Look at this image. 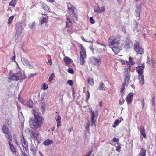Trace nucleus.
I'll use <instances>...</instances> for the list:
<instances>
[{
    "label": "nucleus",
    "mask_w": 156,
    "mask_h": 156,
    "mask_svg": "<svg viewBox=\"0 0 156 156\" xmlns=\"http://www.w3.org/2000/svg\"><path fill=\"white\" fill-rule=\"evenodd\" d=\"M32 113L35 117V119L30 118L29 119V122L30 127L32 129L36 130L41 127L43 122V118L40 116V114L33 110Z\"/></svg>",
    "instance_id": "obj_1"
},
{
    "label": "nucleus",
    "mask_w": 156,
    "mask_h": 156,
    "mask_svg": "<svg viewBox=\"0 0 156 156\" xmlns=\"http://www.w3.org/2000/svg\"><path fill=\"white\" fill-rule=\"evenodd\" d=\"M109 47L115 54L118 53L122 49V43L119 40H116L113 36L111 37L108 40Z\"/></svg>",
    "instance_id": "obj_2"
},
{
    "label": "nucleus",
    "mask_w": 156,
    "mask_h": 156,
    "mask_svg": "<svg viewBox=\"0 0 156 156\" xmlns=\"http://www.w3.org/2000/svg\"><path fill=\"white\" fill-rule=\"evenodd\" d=\"M145 68L144 63L142 64L141 66H139L136 68V70L138 73V79L139 80L140 83L143 85L144 83V76L143 75V70Z\"/></svg>",
    "instance_id": "obj_3"
},
{
    "label": "nucleus",
    "mask_w": 156,
    "mask_h": 156,
    "mask_svg": "<svg viewBox=\"0 0 156 156\" xmlns=\"http://www.w3.org/2000/svg\"><path fill=\"white\" fill-rule=\"evenodd\" d=\"M23 29V25L20 23H17L15 25V30H16V34H15V37L16 39H21L23 37L22 31Z\"/></svg>",
    "instance_id": "obj_4"
},
{
    "label": "nucleus",
    "mask_w": 156,
    "mask_h": 156,
    "mask_svg": "<svg viewBox=\"0 0 156 156\" xmlns=\"http://www.w3.org/2000/svg\"><path fill=\"white\" fill-rule=\"evenodd\" d=\"M129 73V71H128V70H125L124 72V80L125 81L122 84V86L121 90V94L122 96L124 94L123 91L125 86H127L129 83V80L130 77Z\"/></svg>",
    "instance_id": "obj_5"
},
{
    "label": "nucleus",
    "mask_w": 156,
    "mask_h": 156,
    "mask_svg": "<svg viewBox=\"0 0 156 156\" xmlns=\"http://www.w3.org/2000/svg\"><path fill=\"white\" fill-rule=\"evenodd\" d=\"M81 51H80V64L84 65L85 60V58L86 57V51L85 48L82 44L80 45Z\"/></svg>",
    "instance_id": "obj_6"
},
{
    "label": "nucleus",
    "mask_w": 156,
    "mask_h": 156,
    "mask_svg": "<svg viewBox=\"0 0 156 156\" xmlns=\"http://www.w3.org/2000/svg\"><path fill=\"white\" fill-rule=\"evenodd\" d=\"M67 5L68 9V12L69 15L72 16L76 18V9L72 6L71 5L69 2L67 3Z\"/></svg>",
    "instance_id": "obj_7"
},
{
    "label": "nucleus",
    "mask_w": 156,
    "mask_h": 156,
    "mask_svg": "<svg viewBox=\"0 0 156 156\" xmlns=\"http://www.w3.org/2000/svg\"><path fill=\"white\" fill-rule=\"evenodd\" d=\"M91 126H93L95 124V123L96 120V119L98 116V112L96 111L95 112L92 111H91Z\"/></svg>",
    "instance_id": "obj_8"
},
{
    "label": "nucleus",
    "mask_w": 156,
    "mask_h": 156,
    "mask_svg": "<svg viewBox=\"0 0 156 156\" xmlns=\"http://www.w3.org/2000/svg\"><path fill=\"white\" fill-rule=\"evenodd\" d=\"M21 60L23 64L28 66L29 68H33V64L32 62L29 61L27 59L23 57L21 58Z\"/></svg>",
    "instance_id": "obj_9"
},
{
    "label": "nucleus",
    "mask_w": 156,
    "mask_h": 156,
    "mask_svg": "<svg viewBox=\"0 0 156 156\" xmlns=\"http://www.w3.org/2000/svg\"><path fill=\"white\" fill-rule=\"evenodd\" d=\"M20 75L18 73H15L12 76H9L8 78L9 80L11 81L18 80L20 78Z\"/></svg>",
    "instance_id": "obj_10"
},
{
    "label": "nucleus",
    "mask_w": 156,
    "mask_h": 156,
    "mask_svg": "<svg viewBox=\"0 0 156 156\" xmlns=\"http://www.w3.org/2000/svg\"><path fill=\"white\" fill-rule=\"evenodd\" d=\"M2 130L5 134H7V136H6V137L10 140V141H11L12 140V138L9 135V129L5 125H4L3 126Z\"/></svg>",
    "instance_id": "obj_11"
},
{
    "label": "nucleus",
    "mask_w": 156,
    "mask_h": 156,
    "mask_svg": "<svg viewBox=\"0 0 156 156\" xmlns=\"http://www.w3.org/2000/svg\"><path fill=\"white\" fill-rule=\"evenodd\" d=\"M90 61L93 64L96 65H98L101 63V60L100 59L94 57L90 58Z\"/></svg>",
    "instance_id": "obj_12"
},
{
    "label": "nucleus",
    "mask_w": 156,
    "mask_h": 156,
    "mask_svg": "<svg viewBox=\"0 0 156 156\" xmlns=\"http://www.w3.org/2000/svg\"><path fill=\"white\" fill-rule=\"evenodd\" d=\"M21 144L23 148H25V150L27 151L28 149V144L25 141L24 137L23 136L21 138Z\"/></svg>",
    "instance_id": "obj_13"
},
{
    "label": "nucleus",
    "mask_w": 156,
    "mask_h": 156,
    "mask_svg": "<svg viewBox=\"0 0 156 156\" xmlns=\"http://www.w3.org/2000/svg\"><path fill=\"white\" fill-rule=\"evenodd\" d=\"M105 9L104 7H101L99 6H96L94 7L95 12L98 13H101L105 11Z\"/></svg>",
    "instance_id": "obj_14"
},
{
    "label": "nucleus",
    "mask_w": 156,
    "mask_h": 156,
    "mask_svg": "<svg viewBox=\"0 0 156 156\" xmlns=\"http://www.w3.org/2000/svg\"><path fill=\"white\" fill-rule=\"evenodd\" d=\"M8 144L9 147V149L12 153L15 154L16 153V150L13 144L10 141L8 142Z\"/></svg>",
    "instance_id": "obj_15"
},
{
    "label": "nucleus",
    "mask_w": 156,
    "mask_h": 156,
    "mask_svg": "<svg viewBox=\"0 0 156 156\" xmlns=\"http://www.w3.org/2000/svg\"><path fill=\"white\" fill-rule=\"evenodd\" d=\"M133 94L130 93L127 95L126 97V101L128 104H130L132 100Z\"/></svg>",
    "instance_id": "obj_16"
},
{
    "label": "nucleus",
    "mask_w": 156,
    "mask_h": 156,
    "mask_svg": "<svg viewBox=\"0 0 156 156\" xmlns=\"http://www.w3.org/2000/svg\"><path fill=\"white\" fill-rule=\"evenodd\" d=\"M139 131L141 134L143 136V137L144 138L146 137V134L145 133V129L144 127L143 126H140Z\"/></svg>",
    "instance_id": "obj_17"
},
{
    "label": "nucleus",
    "mask_w": 156,
    "mask_h": 156,
    "mask_svg": "<svg viewBox=\"0 0 156 156\" xmlns=\"http://www.w3.org/2000/svg\"><path fill=\"white\" fill-rule=\"evenodd\" d=\"M64 61L66 65L69 64L72 61L71 59L69 57H65L64 58Z\"/></svg>",
    "instance_id": "obj_18"
},
{
    "label": "nucleus",
    "mask_w": 156,
    "mask_h": 156,
    "mask_svg": "<svg viewBox=\"0 0 156 156\" xmlns=\"http://www.w3.org/2000/svg\"><path fill=\"white\" fill-rule=\"evenodd\" d=\"M53 141L50 139H48L43 142V144L45 146H48L52 144Z\"/></svg>",
    "instance_id": "obj_19"
},
{
    "label": "nucleus",
    "mask_w": 156,
    "mask_h": 156,
    "mask_svg": "<svg viewBox=\"0 0 156 156\" xmlns=\"http://www.w3.org/2000/svg\"><path fill=\"white\" fill-rule=\"evenodd\" d=\"M146 151L143 148L141 149V151L139 154V156H146Z\"/></svg>",
    "instance_id": "obj_20"
},
{
    "label": "nucleus",
    "mask_w": 156,
    "mask_h": 156,
    "mask_svg": "<svg viewBox=\"0 0 156 156\" xmlns=\"http://www.w3.org/2000/svg\"><path fill=\"white\" fill-rule=\"evenodd\" d=\"M116 150L117 151L119 152L121 151V144L119 142H118L115 145Z\"/></svg>",
    "instance_id": "obj_21"
},
{
    "label": "nucleus",
    "mask_w": 156,
    "mask_h": 156,
    "mask_svg": "<svg viewBox=\"0 0 156 156\" xmlns=\"http://www.w3.org/2000/svg\"><path fill=\"white\" fill-rule=\"evenodd\" d=\"M48 21L47 19L45 17H41L40 18V22L41 24H43L44 23H46Z\"/></svg>",
    "instance_id": "obj_22"
},
{
    "label": "nucleus",
    "mask_w": 156,
    "mask_h": 156,
    "mask_svg": "<svg viewBox=\"0 0 156 156\" xmlns=\"http://www.w3.org/2000/svg\"><path fill=\"white\" fill-rule=\"evenodd\" d=\"M30 150L33 155L35 156L36 154V151L35 147L33 146H31Z\"/></svg>",
    "instance_id": "obj_23"
},
{
    "label": "nucleus",
    "mask_w": 156,
    "mask_h": 156,
    "mask_svg": "<svg viewBox=\"0 0 156 156\" xmlns=\"http://www.w3.org/2000/svg\"><path fill=\"white\" fill-rule=\"evenodd\" d=\"M137 53L142 54L144 53L143 49L141 47L139 48L135 51Z\"/></svg>",
    "instance_id": "obj_24"
},
{
    "label": "nucleus",
    "mask_w": 156,
    "mask_h": 156,
    "mask_svg": "<svg viewBox=\"0 0 156 156\" xmlns=\"http://www.w3.org/2000/svg\"><path fill=\"white\" fill-rule=\"evenodd\" d=\"M16 3V0H12L9 4V5L14 7Z\"/></svg>",
    "instance_id": "obj_25"
},
{
    "label": "nucleus",
    "mask_w": 156,
    "mask_h": 156,
    "mask_svg": "<svg viewBox=\"0 0 156 156\" xmlns=\"http://www.w3.org/2000/svg\"><path fill=\"white\" fill-rule=\"evenodd\" d=\"M87 81L90 85L91 86H93L94 85V80L92 78L90 77L88 78Z\"/></svg>",
    "instance_id": "obj_26"
},
{
    "label": "nucleus",
    "mask_w": 156,
    "mask_h": 156,
    "mask_svg": "<svg viewBox=\"0 0 156 156\" xmlns=\"http://www.w3.org/2000/svg\"><path fill=\"white\" fill-rule=\"evenodd\" d=\"M133 47L135 51L136 50V49H137L140 47L139 43L137 41H135L134 42Z\"/></svg>",
    "instance_id": "obj_27"
},
{
    "label": "nucleus",
    "mask_w": 156,
    "mask_h": 156,
    "mask_svg": "<svg viewBox=\"0 0 156 156\" xmlns=\"http://www.w3.org/2000/svg\"><path fill=\"white\" fill-rule=\"evenodd\" d=\"M147 58L148 60L147 62L151 66L153 67L154 66V64L153 61L151 59L149 58L148 57H147Z\"/></svg>",
    "instance_id": "obj_28"
},
{
    "label": "nucleus",
    "mask_w": 156,
    "mask_h": 156,
    "mask_svg": "<svg viewBox=\"0 0 156 156\" xmlns=\"http://www.w3.org/2000/svg\"><path fill=\"white\" fill-rule=\"evenodd\" d=\"M33 104V102L30 100H29L27 103V106L30 108H31L32 107Z\"/></svg>",
    "instance_id": "obj_29"
},
{
    "label": "nucleus",
    "mask_w": 156,
    "mask_h": 156,
    "mask_svg": "<svg viewBox=\"0 0 156 156\" xmlns=\"http://www.w3.org/2000/svg\"><path fill=\"white\" fill-rule=\"evenodd\" d=\"M14 18V16H10L9 18L8 22V25H10L11 24V23L13 21Z\"/></svg>",
    "instance_id": "obj_30"
},
{
    "label": "nucleus",
    "mask_w": 156,
    "mask_h": 156,
    "mask_svg": "<svg viewBox=\"0 0 156 156\" xmlns=\"http://www.w3.org/2000/svg\"><path fill=\"white\" fill-rule=\"evenodd\" d=\"M40 107L42 109V113L44 114L45 110V105L43 103H42L40 105Z\"/></svg>",
    "instance_id": "obj_31"
},
{
    "label": "nucleus",
    "mask_w": 156,
    "mask_h": 156,
    "mask_svg": "<svg viewBox=\"0 0 156 156\" xmlns=\"http://www.w3.org/2000/svg\"><path fill=\"white\" fill-rule=\"evenodd\" d=\"M98 89L99 90H100L104 89L105 90V89H104V85L102 82L100 83Z\"/></svg>",
    "instance_id": "obj_32"
},
{
    "label": "nucleus",
    "mask_w": 156,
    "mask_h": 156,
    "mask_svg": "<svg viewBox=\"0 0 156 156\" xmlns=\"http://www.w3.org/2000/svg\"><path fill=\"white\" fill-rule=\"evenodd\" d=\"M32 136L33 137H37L39 134V133L38 131L32 132Z\"/></svg>",
    "instance_id": "obj_33"
},
{
    "label": "nucleus",
    "mask_w": 156,
    "mask_h": 156,
    "mask_svg": "<svg viewBox=\"0 0 156 156\" xmlns=\"http://www.w3.org/2000/svg\"><path fill=\"white\" fill-rule=\"evenodd\" d=\"M29 28L31 29H33L35 26V22L34 21L29 24Z\"/></svg>",
    "instance_id": "obj_34"
},
{
    "label": "nucleus",
    "mask_w": 156,
    "mask_h": 156,
    "mask_svg": "<svg viewBox=\"0 0 156 156\" xmlns=\"http://www.w3.org/2000/svg\"><path fill=\"white\" fill-rule=\"evenodd\" d=\"M119 123L120 122L118 120H116L114 122V124L113 125V127L115 128L119 124Z\"/></svg>",
    "instance_id": "obj_35"
},
{
    "label": "nucleus",
    "mask_w": 156,
    "mask_h": 156,
    "mask_svg": "<svg viewBox=\"0 0 156 156\" xmlns=\"http://www.w3.org/2000/svg\"><path fill=\"white\" fill-rule=\"evenodd\" d=\"M48 88V85L45 83L43 84L41 86V89L43 90H46Z\"/></svg>",
    "instance_id": "obj_36"
},
{
    "label": "nucleus",
    "mask_w": 156,
    "mask_h": 156,
    "mask_svg": "<svg viewBox=\"0 0 156 156\" xmlns=\"http://www.w3.org/2000/svg\"><path fill=\"white\" fill-rule=\"evenodd\" d=\"M140 15V12L137 11V10L135 11V15L136 17H138V20H139V16Z\"/></svg>",
    "instance_id": "obj_37"
},
{
    "label": "nucleus",
    "mask_w": 156,
    "mask_h": 156,
    "mask_svg": "<svg viewBox=\"0 0 156 156\" xmlns=\"http://www.w3.org/2000/svg\"><path fill=\"white\" fill-rule=\"evenodd\" d=\"M136 9L137 11H140L141 10V5L140 4H137L136 5Z\"/></svg>",
    "instance_id": "obj_38"
},
{
    "label": "nucleus",
    "mask_w": 156,
    "mask_h": 156,
    "mask_svg": "<svg viewBox=\"0 0 156 156\" xmlns=\"http://www.w3.org/2000/svg\"><path fill=\"white\" fill-rule=\"evenodd\" d=\"M126 26H123L122 28V31L124 34H126Z\"/></svg>",
    "instance_id": "obj_39"
},
{
    "label": "nucleus",
    "mask_w": 156,
    "mask_h": 156,
    "mask_svg": "<svg viewBox=\"0 0 156 156\" xmlns=\"http://www.w3.org/2000/svg\"><path fill=\"white\" fill-rule=\"evenodd\" d=\"M129 60L131 65H133L134 64L135 62L133 61L132 58L131 57H129Z\"/></svg>",
    "instance_id": "obj_40"
},
{
    "label": "nucleus",
    "mask_w": 156,
    "mask_h": 156,
    "mask_svg": "<svg viewBox=\"0 0 156 156\" xmlns=\"http://www.w3.org/2000/svg\"><path fill=\"white\" fill-rule=\"evenodd\" d=\"M140 102L141 104L142 105V108L143 109L145 105V102L144 99H143L142 100H141L140 101Z\"/></svg>",
    "instance_id": "obj_41"
},
{
    "label": "nucleus",
    "mask_w": 156,
    "mask_h": 156,
    "mask_svg": "<svg viewBox=\"0 0 156 156\" xmlns=\"http://www.w3.org/2000/svg\"><path fill=\"white\" fill-rule=\"evenodd\" d=\"M54 73H53L51 74V75L49 77V81H51L53 80V77H54Z\"/></svg>",
    "instance_id": "obj_42"
},
{
    "label": "nucleus",
    "mask_w": 156,
    "mask_h": 156,
    "mask_svg": "<svg viewBox=\"0 0 156 156\" xmlns=\"http://www.w3.org/2000/svg\"><path fill=\"white\" fill-rule=\"evenodd\" d=\"M67 84L70 86H72L73 84V82L71 80H69L67 81Z\"/></svg>",
    "instance_id": "obj_43"
},
{
    "label": "nucleus",
    "mask_w": 156,
    "mask_h": 156,
    "mask_svg": "<svg viewBox=\"0 0 156 156\" xmlns=\"http://www.w3.org/2000/svg\"><path fill=\"white\" fill-rule=\"evenodd\" d=\"M68 72L72 74H73L74 73V71L72 69L69 68L68 69Z\"/></svg>",
    "instance_id": "obj_44"
},
{
    "label": "nucleus",
    "mask_w": 156,
    "mask_h": 156,
    "mask_svg": "<svg viewBox=\"0 0 156 156\" xmlns=\"http://www.w3.org/2000/svg\"><path fill=\"white\" fill-rule=\"evenodd\" d=\"M21 115L20 116H19V119H20V120L21 121H24V118L23 117V115H22V113L21 112Z\"/></svg>",
    "instance_id": "obj_45"
},
{
    "label": "nucleus",
    "mask_w": 156,
    "mask_h": 156,
    "mask_svg": "<svg viewBox=\"0 0 156 156\" xmlns=\"http://www.w3.org/2000/svg\"><path fill=\"white\" fill-rule=\"evenodd\" d=\"M90 22L92 24L94 23L95 21L92 17H90Z\"/></svg>",
    "instance_id": "obj_46"
},
{
    "label": "nucleus",
    "mask_w": 156,
    "mask_h": 156,
    "mask_svg": "<svg viewBox=\"0 0 156 156\" xmlns=\"http://www.w3.org/2000/svg\"><path fill=\"white\" fill-rule=\"evenodd\" d=\"M43 9L45 10H47L48 9V7L45 4H43Z\"/></svg>",
    "instance_id": "obj_47"
},
{
    "label": "nucleus",
    "mask_w": 156,
    "mask_h": 156,
    "mask_svg": "<svg viewBox=\"0 0 156 156\" xmlns=\"http://www.w3.org/2000/svg\"><path fill=\"white\" fill-rule=\"evenodd\" d=\"M66 23H72L70 19L68 17H66Z\"/></svg>",
    "instance_id": "obj_48"
},
{
    "label": "nucleus",
    "mask_w": 156,
    "mask_h": 156,
    "mask_svg": "<svg viewBox=\"0 0 156 156\" xmlns=\"http://www.w3.org/2000/svg\"><path fill=\"white\" fill-rule=\"evenodd\" d=\"M66 27L68 28H69L71 27L72 23H66Z\"/></svg>",
    "instance_id": "obj_49"
},
{
    "label": "nucleus",
    "mask_w": 156,
    "mask_h": 156,
    "mask_svg": "<svg viewBox=\"0 0 156 156\" xmlns=\"http://www.w3.org/2000/svg\"><path fill=\"white\" fill-rule=\"evenodd\" d=\"M102 50L101 48H98L96 50V53H100L101 51Z\"/></svg>",
    "instance_id": "obj_50"
},
{
    "label": "nucleus",
    "mask_w": 156,
    "mask_h": 156,
    "mask_svg": "<svg viewBox=\"0 0 156 156\" xmlns=\"http://www.w3.org/2000/svg\"><path fill=\"white\" fill-rule=\"evenodd\" d=\"M113 141L114 142H118L119 139L118 138H116L115 137H114L113 139Z\"/></svg>",
    "instance_id": "obj_51"
},
{
    "label": "nucleus",
    "mask_w": 156,
    "mask_h": 156,
    "mask_svg": "<svg viewBox=\"0 0 156 156\" xmlns=\"http://www.w3.org/2000/svg\"><path fill=\"white\" fill-rule=\"evenodd\" d=\"M61 119V117L59 116L58 115V116L57 117V118L56 119V121L57 122H60Z\"/></svg>",
    "instance_id": "obj_52"
},
{
    "label": "nucleus",
    "mask_w": 156,
    "mask_h": 156,
    "mask_svg": "<svg viewBox=\"0 0 156 156\" xmlns=\"http://www.w3.org/2000/svg\"><path fill=\"white\" fill-rule=\"evenodd\" d=\"M87 99L88 100L89 98H90V93L88 91H87Z\"/></svg>",
    "instance_id": "obj_53"
},
{
    "label": "nucleus",
    "mask_w": 156,
    "mask_h": 156,
    "mask_svg": "<svg viewBox=\"0 0 156 156\" xmlns=\"http://www.w3.org/2000/svg\"><path fill=\"white\" fill-rule=\"evenodd\" d=\"M48 63L50 65H51L52 64V62L50 60H48Z\"/></svg>",
    "instance_id": "obj_54"
},
{
    "label": "nucleus",
    "mask_w": 156,
    "mask_h": 156,
    "mask_svg": "<svg viewBox=\"0 0 156 156\" xmlns=\"http://www.w3.org/2000/svg\"><path fill=\"white\" fill-rule=\"evenodd\" d=\"M135 25H136L135 26V27H134L133 28L134 30H136L137 29V24L136 23V22H135Z\"/></svg>",
    "instance_id": "obj_55"
},
{
    "label": "nucleus",
    "mask_w": 156,
    "mask_h": 156,
    "mask_svg": "<svg viewBox=\"0 0 156 156\" xmlns=\"http://www.w3.org/2000/svg\"><path fill=\"white\" fill-rule=\"evenodd\" d=\"M73 127H70V128H69V129L68 130V131L69 132H70L71 131H72L73 130Z\"/></svg>",
    "instance_id": "obj_56"
},
{
    "label": "nucleus",
    "mask_w": 156,
    "mask_h": 156,
    "mask_svg": "<svg viewBox=\"0 0 156 156\" xmlns=\"http://www.w3.org/2000/svg\"><path fill=\"white\" fill-rule=\"evenodd\" d=\"M21 156H28L25 153H23L22 154Z\"/></svg>",
    "instance_id": "obj_57"
},
{
    "label": "nucleus",
    "mask_w": 156,
    "mask_h": 156,
    "mask_svg": "<svg viewBox=\"0 0 156 156\" xmlns=\"http://www.w3.org/2000/svg\"><path fill=\"white\" fill-rule=\"evenodd\" d=\"M135 1L136 2H137L138 4H141V3L140 0H135Z\"/></svg>",
    "instance_id": "obj_58"
},
{
    "label": "nucleus",
    "mask_w": 156,
    "mask_h": 156,
    "mask_svg": "<svg viewBox=\"0 0 156 156\" xmlns=\"http://www.w3.org/2000/svg\"><path fill=\"white\" fill-rule=\"evenodd\" d=\"M154 97H153L152 98V102H153V104H152V105H153V106H154Z\"/></svg>",
    "instance_id": "obj_59"
},
{
    "label": "nucleus",
    "mask_w": 156,
    "mask_h": 156,
    "mask_svg": "<svg viewBox=\"0 0 156 156\" xmlns=\"http://www.w3.org/2000/svg\"><path fill=\"white\" fill-rule=\"evenodd\" d=\"M60 125V122H57V126L58 128L59 127V126Z\"/></svg>",
    "instance_id": "obj_60"
},
{
    "label": "nucleus",
    "mask_w": 156,
    "mask_h": 156,
    "mask_svg": "<svg viewBox=\"0 0 156 156\" xmlns=\"http://www.w3.org/2000/svg\"><path fill=\"white\" fill-rule=\"evenodd\" d=\"M15 142H16V144L18 146L19 145V144H18V143L17 141V140L16 139H15Z\"/></svg>",
    "instance_id": "obj_61"
},
{
    "label": "nucleus",
    "mask_w": 156,
    "mask_h": 156,
    "mask_svg": "<svg viewBox=\"0 0 156 156\" xmlns=\"http://www.w3.org/2000/svg\"><path fill=\"white\" fill-rule=\"evenodd\" d=\"M15 55H14L13 57H12V60H15Z\"/></svg>",
    "instance_id": "obj_62"
},
{
    "label": "nucleus",
    "mask_w": 156,
    "mask_h": 156,
    "mask_svg": "<svg viewBox=\"0 0 156 156\" xmlns=\"http://www.w3.org/2000/svg\"><path fill=\"white\" fill-rule=\"evenodd\" d=\"M131 86L133 89H134L135 88V86L134 85H131Z\"/></svg>",
    "instance_id": "obj_63"
},
{
    "label": "nucleus",
    "mask_w": 156,
    "mask_h": 156,
    "mask_svg": "<svg viewBox=\"0 0 156 156\" xmlns=\"http://www.w3.org/2000/svg\"><path fill=\"white\" fill-rule=\"evenodd\" d=\"M39 153L40 154V155L41 156H43V155H42V154L41 153V152L40 151L39 152Z\"/></svg>",
    "instance_id": "obj_64"
}]
</instances>
